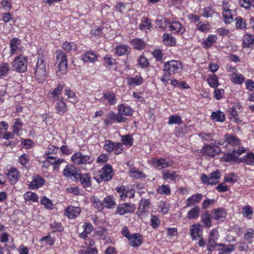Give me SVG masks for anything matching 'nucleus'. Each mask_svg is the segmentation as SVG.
Listing matches in <instances>:
<instances>
[{"instance_id":"nucleus-58","label":"nucleus","mask_w":254,"mask_h":254,"mask_svg":"<svg viewBox=\"0 0 254 254\" xmlns=\"http://www.w3.org/2000/svg\"><path fill=\"white\" fill-rule=\"evenodd\" d=\"M117 191L120 194V197L122 199H125L127 196V190L123 186L117 187L116 188Z\"/></svg>"},{"instance_id":"nucleus-11","label":"nucleus","mask_w":254,"mask_h":254,"mask_svg":"<svg viewBox=\"0 0 254 254\" xmlns=\"http://www.w3.org/2000/svg\"><path fill=\"white\" fill-rule=\"evenodd\" d=\"M135 210L134 205L130 203H123L120 204L117 210V212L122 215L127 213H132Z\"/></svg>"},{"instance_id":"nucleus-23","label":"nucleus","mask_w":254,"mask_h":254,"mask_svg":"<svg viewBox=\"0 0 254 254\" xmlns=\"http://www.w3.org/2000/svg\"><path fill=\"white\" fill-rule=\"evenodd\" d=\"M130 51V48L126 45L121 44L117 46L115 48V53L119 56L128 55Z\"/></svg>"},{"instance_id":"nucleus-39","label":"nucleus","mask_w":254,"mask_h":254,"mask_svg":"<svg viewBox=\"0 0 254 254\" xmlns=\"http://www.w3.org/2000/svg\"><path fill=\"white\" fill-rule=\"evenodd\" d=\"M231 78L233 82L238 84H242L245 80V77L242 75L236 72L231 74Z\"/></svg>"},{"instance_id":"nucleus-19","label":"nucleus","mask_w":254,"mask_h":254,"mask_svg":"<svg viewBox=\"0 0 254 254\" xmlns=\"http://www.w3.org/2000/svg\"><path fill=\"white\" fill-rule=\"evenodd\" d=\"M81 210L79 207L70 206L66 208L65 213L69 218H74L78 216Z\"/></svg>"},{"instance_id":"nucleus-22","label":"nucleus","mask_w":254,"mask_h":254,"mask_svg":"<svg viewBox=\"0 0 254 254\" xmlns=\"http://www.w3.org/2000/svg\"><path fill=\"white\" fill-rule=\"evenodd\" d=\"M6 171L5 174L11 183H15L18 180L19 172L16 169L10 168L9 170H7Z\"/></svg>"},{"instance_id":"nucleus-47","label":"nucleus","mask_w":254,"mask_h":254,"mask_svg":"<svg viewBox=\"0 0 254 254\" xmlns=\"http://www.w3.org/2000/svg\"><path fill=\"white\" fill-rule=\"evenodd\" d=\"M128 84L129 85H138L141 84L143 81V78L141 76H136L134 77H130L128 78Z\"/></svg>"},{"instance_id":"nucleus-60","label":"nucleus","mask_w":254,"mask_h":254,"mask_svg":"<svg viewBox=\"0 0 254 254\" xmlns=\"http://www.w3.org/2000/svg\"><path fill=\"white\" fill-rule=\"evenodd\" d=\"M41 203L42 204L44 205L46 208H53V204L52 201L46 197H44L42 198V199L41 200Z\"/></svg>"},{"instance_id":"nucleus-35","label":"nucleus","mask_w":254,"mask_h":254,"mask_svg":"<svg viewBox=\"0 0 254 254\" xmlns=\"http://www.w3.org/2000/svg\"><path fill=\"white\" fill-rule=\"evenodd\" d=\"M129 176L133 179H137L139 178H144L145 177L144 173L135 169L134 168H131L129 169Z\"/></svg>"},{"instance_id":"nucleus-46","label":"nucleus","mask_w":254,"mask_h":254,"mask_svg":"<svg viewBox=\"0 0 254 254\" xmlns=\"http://www.w3.org/2000/svg\"><path fill=\"white\" fill-rule=\"evenodd\" d=\"M103 202L107 208H112L116 205L115 199L111 196H108L104 199Z\"/></svg>"},{"instance_id":"nucleus-53","label":"nucleus","mask_w":254,"mask_h":254,"mask_svg":"<svg viewBox=\"0 0 254 254\" xmlns=\"http://www.w3.org/2000/svg\"><path fill=\"white\" fill-rule=\"evenodd\" d=\"M10 68L7 63L3 64L0 66V76H6L8 74V71L10 70Z\"/></svg>"},{"instance_id":"nucleus-1","label":"nucleus","mask_w":254,"mask_h":254,"mask_svg":"<svg viewBox=\"0 0 254 254\" xmlns=\"http://www.w3.org/2000/svg\"><path fill=\"white\" fill-rule=\"evenodd\" d=\"M57 58L59 60L57 75L62 78L66 75L67 72L66 56L65 53H61L57 56Z\"/></svg>"},{"instance_id":"nucleus-44","label":"nucleus","mask_w":254,"mask_h":254,"mask_svg":"<svg viewBox=\"0 0 254 254\" xmlns=\"http://www.w3.org/2000/svg\"><path fill=\"white\" fill-rule=\"evenodd\" d=\"M236 21V26L238 29H246V21L245 19L240 16L237 17Z\"/></svg>"},{"instance_id":"nucleus-25","label":"nucleus","mask_w":254,"mask_h":254,"mask_svg":"<svg viewBox=\"0 0 254 254\" xmlns=\"http://www.w3.org/2000/svg\"><path fill=\"white\" fill-rule=\"evenodd\" d=\"M217 40V37L216 35H209L206 39L202 42L203 48L205 49L210 48L216 42Z\"/></svg>"},{"instance_id":"nucleus-33","label":"nucleus","mask_w":254,"mask_h":254,"mask_svg":"<svg viewBox=\"0 0 254 254\" xmlns=\"http://www.w3.org/2000/svg\"><path fill=\"white\" fill-rule=\"evenodd\" d=\"M243 44L245 47H249L251 45L254 44V36L247 33L243 38Z\"/></svg>"},{"instance_id":"nucleus-20","label":"nucleus","mask_w":254,"mask_h":254,"mask_svg":"<svg viewBox=\"0 0 254 254\" xmlns=\"http://www.w3.org/2000/svg\"><path fill=\"white\" fill-rule=\"evenodd\" d=\"M213 218L217 221H223L226 216V212L224 208L214 209Z\"/></svg>"},{"instance_id":"nucleus-50","label":"nucleus","mask_w":254,"mask_h":254,"mask_svg":"<svg viewBox=\"0 0 254 254\" xmlns=\"http://www.w3.org/2000/svg\"><path fill=\"white\" fill-rule=\"evenodd\" d=\"M24 198L26 200H32L33 202H37L38 200V195L32 192H28L25 193Z\"/></svg>"},{"instance_id":"nucleus-28","label":"nucleus","mask_w":254,"mask_h":254,"mask_svg":"<svg viewBox=\"0 0 254 254\" xmlns=\"http://www.w3.org/2000/svg\"><path fill=\"white\" fill-rule=\"evenodd\" d=\"M66 104L62 100H59L57 103L56 112L60 115H63L66 112Z\"/></svg>"},{"instance_id":"nucleus-42","label":"nucleus","mask_w":254,"mask_h":254,"mask_svg":"<svg viewBox=\"0 0 254 254\" xmlns=\"http://www.w3.org/2000/svg\"><path fill=\"white\" fill-rule=\"evenodd\" d=\"M163 39L164 42L168 45H174L176 43V39L171 35L168 33L163 34Z\"/></svg>"},{"instance_id":"nucleus-59","label":"nucleus","mask_w":254,"mask_h":254,"mask_svg":"<svg viewBox=\"0 0 254 254\" xmlns=\"http://www.w3.org/2000/svg\"><path fill=\"white\" fill-rule=\"evenodd\" d=\"M65 95L70 99V102L75 103L77 102L75 93L70 89L65 90Z\"/></svg>"},{"instance_id":"nucleus-41","label":"nucleus","mask_w":254,"mask_h":254,"mask_svg":"<svg viewBox=\"0 0 254 254\" xmlns=\"http://www.w3.org/2000/svg\"><path fill=\"white\" fill-rule=\"evenodd\" d=\"M223 16L224 18V22L227 24H230L233 20L230 9H224L223 12Z\"/></svg>"},{"instance_id":"nucleus-48","label":"nucleus","mask_w":254,"mask_h":254,"mask_svg":"<svg viewBox=\"0 0 254 254\" xmlns=\"http://www.w3.org/2000/svg\"><path fill=\"white\" fill-rule=\"evenodd\" d=\"M63 48L67 52H70L72 50H75L76 45L73 42H65L63 44Z\"/></svg>"},{"instance_id":"nucleus-13","label":"nucleus","mask_w":254,"mask_h":254,"mask_svg":"<svg viewBox=\"0 0 254 254\" xmlns=\"http://www.w3.org/2000/svg\"><path fill=\"white\" fill-rule=\"evenodd\" d=\"M153 163L155 168L158 170L163 169L172 165L171 162L167 161L166 159L163 158L159 159H154L153 160Z\"/></svg>"},{"instance_id":"nucleus-8","label":"nucleus","mask_w":254,"mask_h":254,"mask_svg":"<svg viewBox=\"0 0 254 254\" xmlns=\"http://www.w3.org/2000/svg\"><path fill=\"white\" fill-rule=\"evenodd\" d=\"M78 173V170H77L75 167L73 165H67L63 171L64 176L73 181H77V176Z\"/></svg>"},{"instance_id":"nucleus-56","label":"nucleus","mask_w":254,"mask_h":254,"mask_svg":"<svg viewBox=\"0 0 254 254\" xmlns=\"http://www.w3.org/2000/svg\"><path fill=\"white\" fill-rule=\"evenodd\" d=\"M242 214L243 216L250 219L252 218L253 211L252 208L249 206H246L242 209Z\"/></svg>"},{"instance_id":"nucleus-18","label":"nucleus","mask_w":254,"mask_h":254,"mask_svg":"<svg viewBox=\"0 0 254 254\" xmlns=\"http://www.w3.org/2000/svg\"><path fill=\"white\" fill-rule=\"evenodd\" d=\"M129 244L133 247L139 246L142 243V238L139 233L132 234L128 239Z\"/></svg>"},{"instance_id":"nucleus-54","label":"nucleus","mask_w":254,"mask_h":254,"mask_svg":"<svg viewBox=\"0 0 254 254\" xmlns=\"http://www.w3.org/2000/svg\"><path fill=\"white\" fill-rule=\"evenodd\" d=\"M122 140L123 144L126 146H131L132 145V137L129 134L122 136Z\"/></svg>"},{"instance_id":"nucleus-9","label":"nucleus","mask_w":254,"mask_h":254,"mask_svg":"<svg viewBox=\"0 0 254 254\" xmlns=\"http://www.w3.org/2000/svg\"><path fill=\"white\" fill-rule=\"evenodd\" d=\"M245 152V150L242 148L241 149L239 147V149H233L232 153H227L224 155L223 157V160L227 162H235L237 161L238 159L237 155L242 154Z\"/></svg>"},{"instance_id":"nucleus-32","label":"nucleus","mask_w":254,"mask_h":254,"mask_svg":"<svg viewBox=\"0 0 254 254\" xmlns=\"http://www.w3.org/2000/svg\"><path fill=\"white\" fill-rule=\"evenodd\" d=\"M150 201L149 199H141L140 202L138 211L140 213L145 212L149 208Z\"/></svg>"},{"instance_id":"nucleus-5","label":"nucleus","mask_w":254,"mask_h":254,"mask_svg":"<svg viewBox=\"0 0 254 254\" xmlns=\"http://www.w3.org/2000/svg\"><path fill=\"white\" fill-rule=\"evenodd\" d=\"M27 58L23 56L16 57L12 62V66L16 71L23 72L27 70Z\"/></svg>"},{"instance_id":"nucleus-40","label":"nucleus","mask_w":254,"mask_h":254,"mask_svg":"<svg viewBox=\"0 0 254 254\" xmlns=\"http://www.w3.org/2000/svg\"><path fill=\"white\" fill-rule=\"evenodd\" d=\"M163 178L164 180L173 181L175 179L176 177L178 176L177 172H171L170 171L168 170L162 173Z\"/></svg>"},{"instance_id":"nucleus-10","label":"nucleus","mask_w":254,"mask_h":254,"mask_svg":"<svg viewBox=\"0 0 254 254\" xmlns=\"http://www.w3.org/2000/svg\"><path fill=\"white\" fill-rule=\"evenodd\" d=\"M202 152L206 155L214 157L216 154L221 152V149L218 146L204 145L202 149Z\"/></svg>"},{"instance_id":"nucleus-55","label":"nucleus","mask_w":254,"mask_h":254,"mask_svg":"<svg viewBox=\"0 0 254 254\" xmlns=\"http://www.w3.org/2000/svg\"><path fill=\"white\" fill-rule=\"evenodd\" d=\"M226 141L229 145L231 146L239 145L240 143L239 139L237 137L233 135L228 137Z\"/></svg>"},{"instance_id":"nucleus-38","label":"nucleus","mask_w":254,"mask_h":254,"mask_svg":"<svg viewBox=\"0 0 254 254\" xmlns=\"http://www.w3.org/2000/svg\"><path fill=\"white\" fill-rule=\"evenodd\" d=\"M201 222H203L205 226L206 227H210L211 226V218L208 211H205L201 216Z\"/></svg>"},{"instance_id":"nucleus-62","label":"nucleus","mask_w":254,"mask_h":254,"mask_svg":"<svg viewBox=\"0 0 254 254\" xmlns=\"http://www.w3.org/2000/svg\"><path fill=\"white\" fill-rule=\"evenodd\" d=\"M53 231L61 232L63 230V228L61 223L54 222L51 224Z\"/></svg>"},{"instance_id":"nucleus-64","label":"nucleus","mask_w":254,"mask_h":254,"mask_svg":"<svg viewBox=\"0 0 254 254\" xmlns=\"http://www.w3.org/2000/svg\"><path fill=\"white\" fill-rule=\"evenodd\" d=\"M160 224L159 218L156 216L152 215L151 218V225L154 228L157 227Z\"/></svg>"},{"instance_id":"nucleus-31","label":"nucleus","mask_w":254,"mask_h":254,"mask_svg":"<svg viewBox=\"0 0 254 254\" xmlns=\"http://www.w3.org/2000/svg\"><path fill=\"white\" fill-rule=\"evenodd\" d=\"M211 117L212 120L219 122H223L225 120L224 114L219 110L216 112H212Z\"/></svg>"},{"instance_id":"nucleus-6","label":"nucleus","mask_w":254,"mask_h":254,"mask_svg":"<svg viewBox=\"0 0 254 254\" xmlns=\"http://www.w3.org/2000/svg\"><path fill=\"white\" fill-rule=\"evenodd\" d=\"M46 66L43 57L38 58L35 69V74L39 78L44 79L46 77Z\"/></svg>"},{"instance_id":"nucleus-43","label":"nucleus","mask_w":254,"mask_h":254,"mask_svg":"<svg viewBox=\"0 0 254 254\" xmlns=\"http://www.w3.org/2000/svg\"><path fill=\"white\" fill-rule=\"evenodd\" d=\"M207 82L210 87L216 88L219 84L218 77L216 75H212L207 79Z\"/></svg>"},{"instance_id":"nucleus-29","label":"nucleus","mask_w":254,"mask_h":254,"mask_svg":"<svg viewBox=\"0 0 254 254\" xmlns=\"http://www.w3.org/2000/svg\"><path fill=\"white\" fill-rule=\"evenodd\" d=\"M130 43L135 49L137 50H142L145 48V43L141 39L135 38L130 40Z\"/></svg>"},{"instance_id":"nucleus-2","label":"nucleus","mask_w":254,"mask_h":254,"mask_svg":"<svg viewBox=\"0 0 254 254\" xmlns=\"http://www.w3.org/2000/svg\"><path fill=\"white\" fill-rule=\"evenodd\" d=\"M183 68L182 64L179 61H170L165 63L163 71H166L171 75L181 71Z\"/></svg>"},{"instance_id":"nucleus-36","label":"nucleus","mask_w":254,"mask_h":254,"mask_svg":"<svg viewBox=\"0 0 254 254\" xmlns=\"http://www.w3.org/2000/svg\"><path fill=\"white\" fill-rule=\"evenodd\" d=\"M103 94V97L110 105H114L116 103L117 99L115 93L107 92Z\"/></svg>"},{"instance_id":"nucleus-4","label":"nucleus","mask_w":254,"mask_h":254,"mask_svg":"<svg viewBox=\"0 0 254 254\" xmlns=\"http://www.w3.org/2000/svg\"><path fill=\"white\" fill-rule=\"evenodd\" d=\"M220 172L218 170L212 172L208 177L204 174L201 175V180L202 182L207 185H214L218 183V180L220 179Z\"/></svg>"},{"instance_id":"nucleus-15","label":"nucleus","mask_w":254,"mask_h":254,"mask_svg":"<svg viewBox=\"0 0 254 254\" xmlns=\"http://www.w3.org/2000/svg\"><path fill=\"white\" fill-rule=\"evenodd\" d=\"M78 180L80 181V183L81 184L83 187H90L91 185V181L90 179V177L89 176V174H81L79 173L77 176V181Z\"/></svg>"},{"instance_id":"nucleus-16","label":"nucleus","mask_w":254,"mask_h":254,"mask_svg":"<svg viewBox=\"0 0 254 254\" xmlns=\"http://www.w3.org/2000/svg\"><path fill=\"white\" fill-rule=\"evenodd\" d=\"M201 225L199 224H193L190 229V234L193 240H196L201 237L202 230L200 229Z\"/></svg>"},{"instance_id":"nucleus-57","label":"nucleus","mask_w":254,"mask_h":254,"mask_svg":"<svg viewBox=\"0 0 254 254\" xmlns=\"http://www.w3.org/2000/svg\"><path fill=\"white\" fill-rule=\"evenodd\" d=\"M22 126L23 124L21 122L20 120L19 119H16L12 127L13 132L18 134V132L21 129Z\"/></svg>"},{"instance_id":"nucleus-30","label":"nucleus","mask_w":254,"mask_h":254,"mask_svg":"<svg viewBox=\"0 0 254 254\" xmlns=\"http://www.w3.org/2000/svg\"><path fill=\"white\" fill-rule=\"evenodd\" d=\"M82 59L85 62H94L97 61V57L92 51H88L85 53Z\"/></svg>"},{"instance_id":"nucleus-27","label":"nucleus","mask_w":254,"mask_h":254,"mask_svg":"<svg viewBox=\"0 0 254 254\" xmlns=\"http://www.w3.org/2000/svg\"><path fill=\"white\" fill-rule=\"evenodd\" d=\"M200 209L198 206H195L193 208L188 211L187 217L190 219H197L199 215Z\"/></svg>"},{"instance_id":"nucleus-45","label":"nucleus","mask_w":254,"mask_h":254,"mask_svg":"<svg viewBox=\"0 0 254 254\" xmlns=\"http://www.w3.org/2000/svg\"><path fill=\"white\" fill-rule=\"evenodd\" d=\"M183 123L181 117L179 116L172 115L169 117L168 124L169 125L176 124L180 125Z\"/></svg>"},{"instance_id":"nucleus-7","label":"nucleus","mask_w":254,"mask_h":254,"mask_svg":"<svg viewBox=\"0 0 254 254\" xmlns=\"http://www.w3.org/2000/svg\"><path fill=\"white\" fill-rule=\"evenodd\" d=\"M218 239V231L214 229H213L209 234V238L208 239V244L207 246V249L209 251H212L216 246H222L223 244H218L216 243V241Z\"/></svg>"},{"instance_id":"nucleus-63","label":"nucleus","mask_w":254,"mask_h":254,"mask_svg":"<svg viewBox=\"0 0 254 254\" xmlns=\"http://www.w3.org/2000/svg\"><path fill=\"white\" fill-rule=\"evenodd\" d=\"M224 90L222 89H215L214 91V97L217 99H221L224 95Z\"/></svg>"},{"instance_id":"nucleus-52","label":"nucleus","mask_w":254,"mask_h":254,"mask_svg":"<svg viewBox=\"0 0 254 254\" xmlns=\"http://www.w3.org/2000/svg\"><path fill=\"white\" fill-rule=\"evenodd\" d=\"M157 192L161 194L169 195L171 193V190L168 186L163 185L158 188Z\"/></svg>"},{"instance_id":"nucleus-3","label":"nucleus","mask_w":254,"mask_h":254,"mask_svg":"<svg viewBox=\"0 0 254 254\" xmlns=\"http://www.w3.org/2000/svg\"><path fill=\"white\" fill-rule=\"evenodd\" d=\"M72 162L78 165L91 164L94 161V158L90 156L83 154L80 152L74 153L71 157Z\"/></svg>"},{"instance_id":"nucleus-49","label":"nucleus","mask_w":254,"mask_h":254,"mask_svg":"<svg viewBox=\"0 0 254 254\" xmlns=\"http://www.w3.org/2000/svg\"><path fill=\"white\" fill-rule=\"evenodd\" d=\"M105 142L104 149L108 152L111 153L115 148L114 143L110 140H106Z\"/></svg>"},{"instance_id":"nucleus-12","label":"nucleus","mask_w":254,"mask_h":254,"mask_svg":"<svg viewBox=\"0 0 254 254\" xmlns=\"http://www.w3.org/2000/svg\"><path fill=\"white\" fill-rule=\"evenodd\" d=\"M113 176L112 166L107 164L103 168V173L100 175V178L104 181H109Z\"/></svg>"},{"instance_id":"nucleus-24","label":"nucleus","mask_w":254,"mask_h":254,"mask_svg":"<svg viewBox=\"0 0 254 254\" xmlns=\"http://www.w3.org/2000/svg\"><path fill=\"white\" fill-rule=\"evenodd\" d=\"M239 162L248 165H254V154L252 152L248 153L243 157L239 159Z\"/></svg>"},{"instance_id":"nucleus-61","label":"nucleus","mask_w":254,"mask_h":254,"mask_svg":"<svg viewBox=\"0 0 254 254\" xmlns=\"http://www.w3.org/2000/svg\"><path fill=\"white\" fill-rule=\"evenodd\" d=\"M92 199L93 201V205L95 208L98 209L99 210L102 209L103 208V203L97 197L93 196Z\"/></svg>"},{"instance_id":"nucleus-34","label":"nucleus","mask_w":254,"mask_h":254,"mask_svg":"<svg viewBox=\"0 0 254 254\" xmlns=\"http://www.w3.org/2000/svg\"><path fill=\"white\" fill-rule=\"evenodd\" d=\"M109 114L110 115V119L113 121V123L115 122L118 123H124L126 121L127 119L121 116L119 112L118 114H115L113 112L109 113Z\"/></svg>"},{"instance_id":"nucleus-51","label":"nucleus","mask_w":254,"mask_h":254,"mask_svg":"<svg viewBox=\"0 0 254 254\" xmlns=\"http://www.w3.org/2000/svg\"><path fill=\"white\" fill-rule=\"evenodd\" d=\"M29 158L26 154L21 155L18 158V162L24 167L26 168L29 164Z\"/></svg>"},{"instance_id":"nucleus-14","label":"nucleus","mask_w":254,"mask_h":254,"mask_svg":"<svg viewBox=\"0 0 254 254\" xmlns=\"http://www.w3.org/2000/svg\"><path fill=\"white\" fill-rule=\"evenodd\" d=\"M45 183V180L39 175L33 177V180L31 182L30 188L32 190L37 189L43 186Z\"/></svg>"},{"instance_id":"nucleus-37","label":"nucleus","mask_w":254,"mask_h":254,"mask_svg":"<svg viewBox=\"0 0 254 254\" xmlns=\"http://www.w3.org/2000/svg\"><path fill=\"white\" fill-rule=\"evenodd\" d=\"M20 40L16 38H13L10 41V52L12 55L14 54L15 52L18 50V46L20 44Z\"/></svg>"},{"instance_id":"nucleus-21","label":"nucleus","mask_w":254,"mask_h":254,"mask_svg":"<svg viewBox=\"0 0 254 254\" xmlns=\"http://www.w3.org/2000/svg\"><path fill=\"white\" fill-rule=\"evenodd\" d=\"M202 195L201 193H197L189 197L186 200V207L190 206L195 203H199L202 198Z\"/></svg>"},{"instance_id":"nucleus-17","label":"nucleus","mask_w":254,"mask_h":254,"mask_svg":"<svg viewBox=\"0 0 254 254\" xmlns=\"http://www.w3.org/2000/svg\"><path fill=\"white\" fill-rule=\"evenodd\" d=\"M168 27L170 28V31L174 33L182 34L185 31L184 28L182 27L180 23L177 21L169 22Z\"/></svg>"},{"instance_id":"nucleus-26","label":"nucleus","mask_w":254,"mask_h":254,"mask_svg":"<svg viewBox=\"0 0 254 254\" xmlns=\"http://www.w3.org/2000/svg\"><path fill=\"white\" fill-rule=\"evenodd\" d=\"M118 110L121 116H130L132 114L133 110L129 106H126L124 104L119 105L118 106Z\"/></svg>"}]
</instances>
